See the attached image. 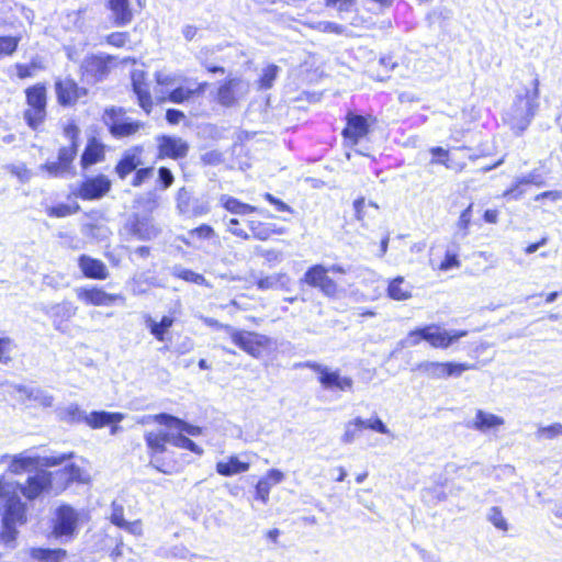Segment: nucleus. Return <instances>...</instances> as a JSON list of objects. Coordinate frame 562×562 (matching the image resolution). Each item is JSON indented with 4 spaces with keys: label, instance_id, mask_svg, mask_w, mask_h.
<instances>
[{
    "label": "nucleus",
    "instance_id": "obj_1",
    "mask_svg": "<svg viewBox=\"0 0 562 562\" xmlns=\"http://www.w3.org/2000/svg\"><path fill=\"white\" fill-rule=\"evenodd\" d=\"M69 454H60L58 457H41L33 450H24L16 454H3L0 457V464L4 465L12 474H22L30 472L40 467H55L61 464L67 459L71 458Z\"/></svg>",
    "mask_w": 562,
    "mask_h": 562
},
{
    "label": "nucleus",
    "instance_id": "obj_2",
    "mask_svg": "<svg viewBox=\"0 0 562 562\" xmlns=\"http://www.w3.org/2000/svg\"><path fill=\"white\" fill-rule=\"evenodd\" d=\"M538 85V79H535L532 90H526L524 94H518L507 112L508 120L514 127L524 130L535 115L539 98Z\"/></svg>",
    "mask_w": 562,
    "mask_h": 562
},
{
    "label": "nucleus",
    "instance_id": "obj_3",
    "mask_svg": "<svg viewBox=\"0 0 562 562\" xmlns=\"http://www.w3.org/2000/svg\"><path fill=\"white\" fill-rule=\"evenodd\" d=\"M52 483L50 473L46 471H40L35 475L30 476L26 480L25 485H21L13 482L0 481V499L5 502L8 497L16 495L19 492L23 494L27 499H35L43 491L49 487Z\"/></svg>",
    "mask_w": 562,
    "mask_h": 562
},
{
    "label": "nucleus",
    "instance_id": "obj_4",
    "mask_svg": "<svg viewBox=\"0 0 562 562\" xmlns=\"http://www.w3.org/2000/svg\"><path fill=\"white\" fill-rule=\"evenodd\" d=\"M2 503L3 514L0 540L5 546H11L16 537V525L25 521V505L16 495L8 497Z\"/></svg>",
    "mask_w": 562,
    "mask_h": 562
},
{
    "label": "nucleus",
    "instance_id": "obj_5",
    "mask_svg": "<svg viewBox=\"0 0 562 562\" xmlns=\"http://www.w3.org/2000/svg\"><path fill=\"white\" fill-rule=\"evenodd\" d=\"M232 341L254 358H259L263 348L270 345V338L254 331L239 330L233 326L225 327Z\"/></svg>",
    "mask_w": 562,
    "mask_h": 562
},
{
    "label": "nucleus",
    "instance_id": "obj_6",
    "mask_svg": "<svg viewBox=\"0 0 562 562\" xmlns=\"http://www.w3.org/2000/svg\"><path fill=\"white\" fill-rule=\"evenodd\" d=\"M304 367L310 368L318 374L321 385L326 390H339L341 392H351L353 380L350 376H342L339 370H331L317 362H306Z\"/></svg>",
    "mask_w": 562,
    "mask_h": 562
},
{
    "label": "nucleus",
    "instance_id": "obj_7",
    "mask_svg": "<svg viewBox=\"0 0 562 562\" xmlns=\"http://www.w3.org/2000/svg\"><path fill=\"white\" fill-rule=\"evenodd\" d=\"M104 124L114 137H125L135 134L142 126L125 115L122 109L111 108L103 115Z\"/></svg>",
    "mask_w": 562,
    "mask_h": 562
},
{
    "label": "nucleus",
    "instance_id": "obj_8",
    "mask_svg": "<svg viewBox=\"0 0 562 562\" xmlns=\"http://www.w3.org/2000/svg\"><path fill=\"white\" fill-rule=\"evenodd\" d=\"M473 364L456 362L424 361L417 366V370L432 379L460 376L463 372L473 369Z\"/></svg>",
    "mask_w": 562,
    "mask_h": 562
},
{
    "label": "nucleus",
    "instance_id": "obj_9",
    "mask_svg": "<svg viewBox=\"0 0 562 562\" xmlns=\"http://www.w3.org/2000/svg\"><path fill=\"white\" fill-rule=\"evenodd\" d=\"M327 273V268L315 265L305 272L303 281L313 288L319 289L324 295L333 297L337 294L338 286Z\"/></svg>",
    "mask_w": 562,
    "mask_h": 562
},
{
    "label": "nucleus",
    "instance_id": "obj_10",
    "mask_svg": "<svg viewBox=\"0 0 562 562\" xmlns=\"http://www.w3.org/2000/svg\"><path fill=\"white\" fill-rule=\"evenodd\" d=\"M249 92V82L240 78H232L220 86L217 101L224 106H232Z\"/></svg>",
    "mask_w": 562,
    "mask_h": 562
},
{
    "label": "nucleus",
    "instance_id": "obj_11",
    "mask_svg": "<svg viewBox=\"0 0 562 562\" xmlns=\"http://www.w3.org/2000/svg\"><path fill=\"white\" fill-rule=\"evenodd\" d=\"M467 335L468 331L465 330H446L436 324L424 327V340L428 341L434 348L447 349L451 344Z\"/></svg>",
    "mask_w": 562,
    "mask_h": 562
},
{
    "label": "nucleus",
    "instance_id": "obj_12",
    "mask_svg": "<svg viewBox=\"0 0 562 562\" xmlns=\"http://www.w3.org/2000/svg\"><path fill=\"white\" fill-rule=\"evenodd\" d=\"M77 299L87 305L109 306L115 301H124L121 294L106 293L98 286H79L75 289Z\"/></svg>",
    "mask_w": 562,
    "mask_h": 562
},
{
    "label": "nucleus",
    "instance_id": "obj_13",
    "mask_svg": "<svg viewBox=\"0 0 562 562\" xmlns=\"http://www.w3.org/2000/svg\"><path fill=\"white\" fill-rule=\"evenodd\" d=\"M206 83L187 85L181 83L170 91H164L162 89L155 90V98L159 103L170 101L172 103H183L195 94L204 92Z\"/></svg>",
    "mask_w": 562,
    "mask_h": 562
},
{
    "label": "nucleus",
    "instance_id": "obj_14",
    "mask_svg": "<svg viewBox=\"0 0 562 562\" xmlns=\"http://www.w3.org/2000/svg\"><path fill=\"white\" fill-rule=\"evenodd\" d=\"M158 157L179 159L187 156L189 145L180 137L162 135L158 137Z\"/></svg>",
    "mask_w": 562,
    "mask_h": 562
},
{
    "label": "nucleus",
    "instance_id": "obj_15",
    "mask_svg": "<svg viewBox=\"0 0 562 562\" xmlns=\"http://www.w3.org/2000/svg\"><path fill=\"white\" fill-rule=\"evenodd\" d=\"M110 189L111 181L108 177L99 175L85 180L78 190V195L83 200H95L104 196Z\"/></svg>",
    "mask_w": 562,
    "mask_h": 562
},
{
    "label": "nucleus",
    "instance_id": "obj_16",
    "mask_svg": "<svg viewBox=\"0 0 562 562\" xmlns=\"http://www.w3.org/2000/svg\"><path fill=\"white\" fill-rule=\"evenodd\" d=\"M55 89L57 100L61 105L74 104L87 93L85 88L78 87L76 81L70 78L57 80L55 83Z\"/></svg>",
    "mask_w": 562,
    "mask_h": 562
},
{
    "label": "nucleus",
    "instance_id": "obj_17",
    "mask_svg": "<svg viewBox=\"0 0 562 562\" xmlns=\"http://www.w3.org/2000/svg\"><path fill=\"white\" fill-rule=\"evenodd\" d=\"M78 515L70 506L64 505L57 508L54 521V533L57 537L69 536L75 531Z\"/></svg>",
    "mask_w": 562,
    "mask_h": 562
},
{
    "label": "nucleus",
    "instance_id": "obj_18",
    "mask_svg": "<svg viewBox=\"0 0 562 562\" xmlns=\"http://www.w3.org/2000/svg\"><path fill=\"white\" fill-rule=\"evenodd\" d=\"M132 86L137 95L139 106L149 114L153 108V100L143 70H134L132 72Z\"/></svg>",
    "mask_w": 562,
    "mask_h": 562
},
{
    "label": "nucleus",
    "instance_id": "obj_19",
    "mask_svg": "<svg viewBox=\"0 0 562 562\" xmlns=\"http://www.w3.org/2000/svg\"><path fill=\"white\" fill-rule=\"evenodd\" d=\"M369 131V124L364 116L349 113L347 115V126L342 134L345 138L357 144L360 138L364 137Z\"/></svg>",
    "mask_w": 562,
    "mask_h": 562
},
{
    "label": "nucleus",
    "instance_id": "obj_20",
    "mask_svg": "<svg viewBox=\"0 0 562 562\" xmlns=\"http://www.w3.org/2000/svg\"><path fill=\"white\" fill-rule=\"evenodd\" d=\"M284 480V474L280 470L271 469L265 476H262L256 487V498L261 501L262 504H267L269 501V494L272 486L280 484Z\"/></svg>",
    "mask_w": 562,
    "mask_h": 562
},
{
    "label": "nucleus",
    "instance_id": "obj_21",
    "mask_svg": "<svg viewBox=\"0 0 562 562\" xmlns=\"http://www.w3.org/2000/svg\"><path fill=\"white\" fill-rule=\"evenodd\" d=\"M79 267L87 278L98 280L108 278L106 266L99 259L82 255L79 257Z\"/></svg>",
    "mask_w": 562,
    "mask_h": 562
},
{
    "label": "nucleus",
    "instance_id": "obj_22",
    "mask_svg": "<svg viewBox=\"0 0 562 562\" xmlns=\"http://www.w3.org/2000/svg\"><path fill=\"white\" fill-rule=\"evenodd\" d=\"M124 417V414L119 412L94 411L87 414L85 423L93 429H99L106 425L120 423Z\"/></svg>",
    "mask_w": 562,
    "mask_h": 562
},
{
    "label": "nucleus",
    "instance_id": "obj_23",
    "mask_svg": "<svg viewBox=\"0 0 562 562\" xmlns=\"http://www.w3.org/2000/svg\"><path fill=\"white\" fill-rule=\"evenodd\" d=\"M156 422L160 425H165L169 428H176L180 430L181 432H186L189 436H199L202 434V429L199 426L190 425L175 416H171L166 413L157 414L156 415Z\"/></svg>",
    "mask_w": 562,
    "mask_h": 562
},
{
    "label": "nucleus",
    "instance_id": "obj_24",
    "mask_svg": "<svg viewBox=\"0 0 562 562\" xmlns=\"http://www.w3.org/2000/svg\"><path fill=\"white\" fill-rule=\"evenodd\" d=\"M108 59L110 57L91 55L83 59L81 69L85 74L92 76L97 80L102 79L108 72Z\"/></svg>",
    "mask_w": 562,
    "mask_h": 562
},
{
    "label": "nucleus",
    "instance_id": "obj_25",
    "mask_svg": "<svg viewBox=\"0 0 562 562\" xmlns=\"http://www.w3.org/2000/svg\"><path fill=\"white\" fill-rule=\"evenodd\" d=\"M145 441L151 454L166 451V445L171 443V432L166 430L148 431L145 434Z\"/></svg>",
    "mask_w": 562,
    "mask_h": 562
},
{
    "label": "nucleus",
    "instance_id": "obj_26",
    "mask_svg": "<svg viewBox=\"0 0 562 562\" xmlns=\"http://www.w3.org/2000/svg\"><path fill=\"white\" fill-rule=\"evenodd\" d=\"M140 151L142 150L139 148H134L123 155L115 168L116 173L121 179H124L132 171L136 170V168L142 164Z\"/></svg>",
    "mask_w": 562,
    "mask_h": 562
},
{
    "label": "nucleus",
    "instance_id": "obj_27",
    "mask_svg": "<svg viewBox=\"0 0 562 562\" xmlns=\"http://www.w3.org/2000/svg\"><path fill=\"white\" fill-rule=\"evenodd\" d=\"M77 306L71 302L64 301L55 304L49 308L48 314L53 317L55 327L61 329L63 323L69 321L77 313Z\"/></svg>",
    "mask_w": 562,
    "mask_h": 562
},
{
    "label": "nucleus",
    "instance_id": "obj_28",
    "mask_svg": "<svg viewBox=\"0 0 562 562\" xmlns=\"http://www.w3.org/2000/svg\"><path fill=\"white\" fill-rule=\"evenodd\" d=\"M387 296L394 301H406L412 297L413 285L403 277H396L389 282Z\"/></svg>",
    "mask_w": 562,
    "mask_h": 562
},
{
    "label": "nucleus",
    "instance_id": "obj_29",
    "mask_svg": "<svg viewBox=\"0 0 562 562\" xmlns=\"http://www.w3.org/2000/svg\"><path fill=\"white\" fill-rule=\"evenodd\" d=\"M104 159V147L97 139H90L81 156V166L88 168Z\"/></svg>",
    "mask_w": 562,
    "mask_h": 562
},
{
    "label": "nucleus",
    "instance_id": "obj_30",
    "mask_svg": "<svg viewBox=\"0 0 562 562\" xmlns=\"http://www.w3.org/2000/svg\"><path fill=\"white\" fill-rule=\"evenodd\" d=\"M249 463L232 456L226 461H220L216 464V471L223 476H232L238 473H244L249 470Z\"/></svg>",
    "mask_w": 562,
    "mask_h": 562
},
{
    "label": "nucleus",
    "instance_id": "obj_31",
    "mask_svg": "<svg viewBox=\"0 0 562 562\" xmlns=\"http://www.w3.org/2000/svg\"><path fill=\"white\" fill-rule=\"evenodd\" d=\"M132 234L138 239L149 240L155 238L159 231L149 218H136L132 223Z\"/></svg>",
    "mask_w": 562,
    "mask_h": 562
},
{
    "label": "nucleus",
    "instance_id": "obj_32",
    "mask_svg": "<svg viewBox=\"0 0 562 562\" xmlns=\"http://www.w3.org/2000/svg\"><path fill=\"white\" fill-rule=\"evenodd\" d=\"M502 425H504V419L502 417L481 409L476 412L475 418L473 420V428L482 432L497 428Z\"/></svg>",
    "mask_w": 562,
    "mask_h": 562
},
{
    "label": "nucleus",
    "instance_id": "obj_33",
    "mask_svg": "<svg viewBox=\"0 0 562 562\" xmlns=\"http://www.w3.org/2000/svg\"><path fill=\"white\" fill-rule=\"evenodd\" d=\"M109 5L114 15L116 25L122 26L131 22L132 11L130 0H110Z\"/></svg>",
    "mask_w": 562,
    "mask_h": 562
},
{
    "label": "nucleus",
    "instance_id": "obj_34",
    "mask_svg": "<svg viewBox=\"0 0 562 562\" xmlns=\"http://www.w3.org/2000/svg\"><path fill=\"white\" fill-rule=\"evenodd\" d=\"M145 324L150 334L157 340L164 341L166 333L173 325V318L170 316H164L160 322H156L149 315H147L145 318Z\"/></svg>",
    "mask_w": 562,
    "mask_h": 562
},
{
    "label": "nucleus",
    "instance_id": "obj_35",
    "mask_svg": "<svg viewBox=\"0 0 562 562\" xmlns=\"http://www.w3.org/2000/svg\"><path fill=\"white\" fill-rule=\"evenodd\" d=\"M26 103L29 108L46 109V88L43 85H35L26 89Z\"/></svg>",
    "mask_w": 562,
    "mask_h": 562
},
{
    "label": "nucleus",
    "instance_id": "obj_36",
    "mask_svg": "<svg viewBox=\"0 0 562 562\" xmlns=\"http://www.w3.org/2000/svg\"><path fill=\"white\" fill-rule=\"evenodd\" d=\"M290 283V278L285 273L271 274L266 278H261L257 282V286L260 290H279L286 289Z\"/></svg>",
    "mask_w": 562,
    "mask_h": 562
},
{
    "label": "nucleus",
    "instance_id": "obj_37",
    "mask_svg": "<svg viewBox=\"0 0 562 562\" xmlns=\"http://www.w3.org/2000/svg\"><path fill=\"white\" fill-rule=\"evenodd\" d=\"M31 555L38 562H60L66 557L63 549H32Z\"/></svg>",
    "mask_w": 562,
    "mask_h": 562
},
{
    "label": "nucleus",
    "instance_id": "obj_38",
    "mask_svg": "<svg viewBox=\"0 0 562 562\" xmlns=\"http://www.w3.org/2000/svg\"><path fill=\"white\" fill-rule=\"evenodd\" d=\"M520 184H537V186H540L541 182L538 180V176H536L535 173H528L526 176H522V177L518 178L516 180L515 186L512 187L510 189L506 190L503 193V196L504 198L514 199V200L520 199L521 195L524 194V192L521 190H519V186Z\"/></svg>",
    "mask_w": 562,
    "mask_h": 562
},
{
    "label": "nucleus",
    "instance_id": "obj_39",
    "mask_svg": "<svg viewBox=\"0 0 562 562\" xmlns=\"http://www.w3.org/2000/svg\"><path fill=\"white\" fill-rule=\"evenodd\" d=\"M222 205L231 213L234 214H248L254 212L256 209L249 204L243 203L235 198L228 195L221 196Z\"/></svg>",
    "mask_w": 562,
    "mask_h": 562
},
{
    "label": "nucleus",
    "instance_id": "obj_40",
    "mask_svg": "<svg viewBox=\"0 0 562 562\" xmlns=\"http://www.w3.org/2000/svg\"><path fill=\"white\" fill-rule=\"evenodd\" d=\"M363 428V419L357 417L345 425V431L341 436V442L351 443L358 437L359 431Z\"/></svg>",
    "mask_w": 562,
    "mask_h": 562
},
{
    "label": "nucleus",
    "instance_id": "obj_41",
    "mask_svg": "<svg viewBox=\"0 0 562 562\" xmlns=\"http://www.w3.org/2000/svg\"><path fill=\"white\" fill-rule=\"evenodd\" d=\"M372 207L374 213L379 210V206L374 202L366 203L364 198H359L353 202V209L356 213V218L360 222H363L367 217H374L375 214L370 213L367 209Z\"/></svg>",
    "mask_w": 562,
    "mask_h": 562
},
{
    "label": "nucleus",
    "instance_id": "obj_42",
    "mask_svg": "<svg viewBox=\"0 0 562 562\" xmlns=\"http://www.w3.org/2000/svg\"><path fill=\"white\" fill-rule=\"evenodd\" d=\"M21 391H23L26 396L38 403L41 406H44V407H49L53 405V402H54V397L46 391L44 390H41V389H20Z\"/></svg>",
    "mask_w": 562,
    "mask_h": 562
},
{
    "label": "nucleus",
    "instance_id": "obj_43",
    "mask_svg": "<svg viewBox=\"0 0 562 562\" xmlns=\"http://www.w3.org/2000/svg\"><path fill=\"white\" fill-rule=\"evenodd\" d=\"M46 117V109L29 108L24 111V120L32 130H36Z\"/></svg>",
    "mask_w": 562,
    "mask_h": 562
},
{
    "label": "nucleus",
    "instance_id": "obj_44",
    "mask_svg": "<svg viewBox=\"0 0 562 562\" xmlns=\"http://www.w3.org/2000/svg\"><path fill=\"white\" fill-rule=\"evenodd\" d=\"M171 445L180 449L189 450L199 456L203 453V450L195 442L182 434L175 435L171 432Z\"/></svg>",
    "mask_w": 562,
    "mask_h": 562
},
{
    "label": "nucleus",
    "instance_id": "obj_45",
    "mask_svg": "<svg viewBox=\"0 0 562 562\" xmlns=\"http://www.w3.org/2000/svg\"><path fill=\"white\" fill-rule=\"evenodd\" d=\"M280 72V68L277 65H268L262 69V74L258 80L259 89H270L273 86Z\"/></svg>",
    "mask_w": 562,
    "mask_h": 562
},
{
    "label": "nucleus",
    "instance_id": "obj_46",
    "mask_svg": "<svg viewBox=\"0 0 562 562\" xmlns=\"http://www.w3.org/2000/svg\"><path fill=\"white\" fill-rule=\"evenodd\" d=\"M172 274L179 279L187 281V282L209 285L206 279L202 274L196 273L189 269H184L181 267H175Z\"/></svg>",
    "mask_w": 562,
    "mask_h": 562
},
{
    "label": "nucleus",
    "instance_id": "obj_47",
    "mask_svg": "<svg viewBox=\"0 0 562 562\" xmlns=\"http://www.w3.org/2000/svg\"><path fill=\"white\" fill-rule=\"evenodd\" d=\"M486 518L496 529L501 531L508 530V522L498 506L491 507L486 514Z\"/></svg>",
    "mask_w": 562,
    "mask_h": 562
},
{
    "label": "nucleus",
    "instance_id": "obj_48",
    "mask_svg": "<svg viewBox=\"0 0 562 562\" xmlns=\"http://www.w3.org/2000/svg\"><path fill=\"white\" fill-rule=\"evenodd\" d=\"M155 78L157 85L160 87H166L167 91H169L170 88L180 85L184 81L182 80L180 75L166 71H157L155 74Z\"/></svg>",
    "mask_w": 562,
    "mask_h": 562
},
{
    "label": "nucleus",
    "instance_id": "obj_49",
    "mask_svg": "<svg viewBox=\"0 0 562 562\" xmlns=\"http://www.w3.org/2000/svg\"><path fill=\"white\" fill-rule=\"evenodd\" d=\"M87 412L77 404H69L63 412V418L68 423H85Z\"/></svg>",
    "mask_w": 562,
    "mask_h": 562
},
{
    "label": "nucleus",
    "instance_id": "obj_50",
    "mask_svg": "<svg viewBox=\"0 0 562 562\" xmlns=\"http://www.w3.org/2000/svg\"><path fill=\"white\" fill-rule=\"evenodd\" d=\"M19 42V37L0 36V58L12 55L16 50Z\"/></svg>",
    "mask_w": 562,
    "mask_h": 562
},
{
    "label": "nucleus",
    "instance_id": "obj_51",
    "mask_svg": "<svg viewBox=\"0 0 562 562\" xmlns=\"http://www.w3.org/2000/svg\"><path fill=\"white\" fill-rule=\"evenodd\" d=\"M50 177H65L70 173V169L66 167L59 159L57 161L46 162L41 166Z\"/></svg>",
    "mask_w": 562,
    "mask_h": 562
},
{
    "label": "nucleus",
    "instance_id": "obj_52",
    "mask_svg": "<svg viewBox=\"0 0 562 562\" xmlns=\"http://www.w3.org/2000/svg\"><path fill=\"white\" fill-rule=\"evenodd\" d=\"M63 476L67 482H83L85 473L76 464L66 465L61 471Z\"/></svg>",
    "mask_w": 562,
    "mask_h": 562
},
{
    "label": "nucleus",
    "instance_id": "obj_53",
    "mask_svg": "<svg viewBox=\"0 0 562 562\" xmlns=\"http://www.w3.org/2000/svg\"><path fill=\"white\" fill-rule=\"evenodd\" d=\"M14 347V342L11 338H0V363L7 364L11 361V352L13 351Z\"/></svg>",
    "mask_w": 562,
    "mask_h": 562
},
{
    "label": "nucleus",
    "instance_id": "obj_54",
    "mask_svg": "<svg viewBox=\"0 0 562 562\" xmlns=\"http://www.w3.org/2000/svg\"><path fill=\"white\" fill-rule=\"evenodd\" d=\"M77 154V144L61 147L58 153V159L71 170V162Z\"/></svg>",
    "mask_w": 562,
    "mask_h": 562
},
{
    "label": "nucleus",
    "instance_id": "obj_55",
    "mask_svg": "<svg viewBox=\"0 0 562 562\" xmlns=\"http://www.w3.org/2000/svg\"><path fill=\"white\" fill-rule=\"evenodd\" d=\"M559 435H562V424L560 423H555L546 427H540L537 431V437L544 439H553Z\"/></svg>",
    "mask_w": 562,
    "mask_h": 562
},
{
    "label": "nucleus",
    "instance_id": "obj_56",
    "mask_svg": "<svg viewBox=\"0 0 562 562\" xmlns=\"http://www.w3.org/2000/svg\"><path fill=\"white\" fill-rule=\"evenodd\" d=\"M473 204H470L459 216L457 226L459 229V234L461 237H465L468 235L469 225L471 222V211Z\"/></svg>",
    "mask_w": 562,
    "mask_h": 562
},
{
    "label": "nucleus",
    "instance_id": "obj_57",
    "mask_svg": "<svg viewBox=\"0 0 562 562\" xmlns=\"http://www.w3.org/2000/svg\"><path fill=\"white\" fill-rule=\"evenodd\" d=\"M177 206H178L180 213H182L184 215H190V212H191L190 195L184 188L180 189L178 192Z\"/></svg>",
    "mask_w": 562,
    "mask_h": 562
},
{
    "label": "nucleus",
    "instance_id": "obj_58",
    "mask_svg": "<svg viewBox=\"0 0 562 562\" xmlns=\"http://www.w3.org/2000/svg\"><path fill=\"white\" fill-rule=\"evenodd\" d=\"M78 206L72 207L67 204H59L48 209V215L53 217H66L78 211Z\"/></svg>",
    "mask_w": 562,
    "mask_h": 562
},
{
    "label": "nucleus",
    "instance_id": "obj_59",
    "mask_svg": "<svg viewBox=\"0 0 562 562\" xmlns=\"http://www.w3.org/2000/svg\"><path fill=\"white\" fill-rule=\"evenodd\" d=\"M83 13H85V10H81V9L68 13L66 15L65 26L68 27V29H70V27L81 29L82 25H83V22H82V14Z\"/></svg>",
    "mask_w": 562,
    "mask_h": 562
},
{
    "label": "nucleus",
    "instance_id": "obj_60",
    "mask_svg": "<svg viewBox=\"0 0 562 562\" xmlns=\"http://www.w3.org/2000/svg\"><path fill=\"white\" fill-rule=\"evenodd\" d=\"M363 428H368L371 430H374L379 434L389 435L390 430L385 426V424L378 417L370 418V419H363Z\"/></svg>",
    "mask_w": 562,
    "mask_h": 562
},
{
    "label": "nucleus",
    "instance_id": "obj_61",
    "mask_svg": "<svg viewBox=\"0 0 562 562\" xmlns=\"http://www.w3.org/2000/svg\"><path fill=\"white\" fill-rule=\"evenodd\" d=\"M422 340H424V327L409 331L407 337L402 341V345L403 347H414Z\"/></svg>",
    "mask_w": 562,
    "mask_h": 562
},
{
    "label": "nucleus",
    "instance_id": "obj_62",
    "mask_svg": "<svg viewBox=\"0 0 562 562\" xmlns=\"http://www.w3.org/2000/svg\"><path fill=\"white\" fill-rule=\"evenodd\" d=\"M315 29L324 33L335 34H341L345 31V27L342 25L329 21L317 22Z\"/></svg>",
    "mask_w": 562,
    "mask_h": 562
},
{
    "label": "nucleus",
    "instance_id": "obj_63",
    "mask_svg": "<svg viewBox=\"0 0 562 562\" xmlns=\"http://www.w3.org/2000/svg\"><path fill=\"white\" fill-rule=\"evenodd\" d=\"M459 267H460V261L458 259V256L456 254H452L449 251L446 252L445 259L439 265V269L442 271H448V270H451L453 268H459Z\"/></svg>",
    "mask_w": 562,
    "mask_h": 562
},
{
    "label": "nucleus",
    "instance_id": "obj_64",
    "mask_svg": "<svg viewBox=\"0 0 562 562\" xmlns=\"http://www.w3.org/2000/svg\"><path fill=\"white\" fill-rule=\"evenodd\" d=\"M123 506L116 504L115 502L112 503V513H111V522L117 527H122L125 524V519L123 517Z\"/></svg>",
    "mask_w": 562,
    "mask_h": 562
}]
</instances>
